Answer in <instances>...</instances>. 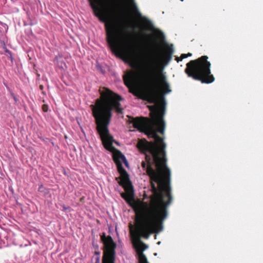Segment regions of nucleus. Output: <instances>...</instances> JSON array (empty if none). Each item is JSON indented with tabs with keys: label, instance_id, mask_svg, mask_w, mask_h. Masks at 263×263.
I'll return each mask as SVG.
<instances>
[{
	"label": "nucleus",
	"instance_id": "nucleus-1",
	"mask_svg": "<svg viewBox=\"0 0 263 263\" xmlns=\"http://www.w3.org/2000/svg\"><path fill=\"white\" fill-rule=\"evenodd\" d=\"M151 119L147 117L132 118L129 122L139 130L145 129L148 137L155 139L149 142L146 139H138L137 147L145 155V161L141 166L149 177L152 194L148 198L151 203L152 197L157 198L162 205L169 206L172 202L171 186V171L166 165V144L158 135H164L165 123L163 119L165 108L162 105L149 108Z\"/></svg>",
	"mask_w": 263,
	"mask_h": 263
},
{
	"label": "nucleus",
	"instance_id": "nucleus-2",
	"mask_svg": "<svg viewBox=\"0 0 263 263\" xmlns=\"http://www.w3.org/2000/svg\"><path fill=\"white\" fill-rule=\"evenodd\" d=\"M151 203L143 201L134 208L136 212V228L133 230L130 224V234L133 240L138 245L136 251L140 261L141 255H145L143 252L148 247L141 240L143 237L148 239L152 234L158 233L163 229V221L168 215L167 205H162L159 200L152 197Z\"/></svg>",
	"mask_w": 263,
	"mask_h": 263
},
{
	"label": "nucleus",
	"instance_id": "nucleus-3",
	"mask_svg": "<svg viewBox=\"0 0 263 263\" xmlns=\"http://www.w3.org/2000/svg\"><path fill=\"white\" fill-rule=\"evenodd\" d=\"M100 97L90 107L95 118L97 129L104 147L109 151L114 150V137L110 134L108 126L111 122L112 111L122 114L123 109L120 102L123 100L120 95L106 88L99 89Z\"/></svg>",
	"mask_w": 263,
	"mask_h": 263
},
{
	"label": "nucleus",
	"instance_id": "nucleus-4",
	"mask_svg": "<svg viewBox=\"0 0 263 263\" xmlns=\"http://www.w3.org/2000/svg\"><path fill=\"white\" fill-rule=\"evenodd\" d=\"M155 62L154 59H151L147 68L141 77L142 86L141 98L151 103H156L160 98L163 99L164 94L172 91L166 76L161 72L157 74Z\"/></svg>",
	"mask_w": 263,
	"mask_h": 263
},
{
	"label": "nucleus",
	"instance_id": "nucleus-5",
	"mask_svg": "<svg viewBox=\"0 0 263 263\" xmlns=\"http://www.w3.org/2000/svg\"><path fill=\"white\" fill-rule=\"evenodd\" d=\"M210 67L211 63L207 55H202L187 63L184 71L189 77L200 81L203 84H211L215 81V78L211 73Z\"/></svg>",
	"mask_w": 263,
	"mask_h": 263
},
{
	"label": "nucleus",
	"instance_id": "nucleus-6",
	"mask_svg": "<svg viewBox=\"0 0 263 263\" xmlns=\"http://www.w3.org/2000/svg\"><path fill=\"white\" fill-rule=\"evenodd\" d=\"M106 39L109 47L115 54L124 55L128 60L133 62L131 67H135V50L131 47L127 49L124 48L121 44V37L119 30L113 24L105 25Z\"/></svg>",
	"mask_w": 263,
	"mask_h": 263
},
{
	"label": "nucleus",
	"instance_id": "nucleus-7",
	"mask_svg": "<svg viewBox=\"0 0 263 263\" xmlns=\"http://www.w3.org/2000/svg\"><path fill=\"white\" fill-rule=\"evenodd\" d=\"M113 160L116 163L118 171L120 174V181L119 184L123 186L126 191V193H122L121 197L126 201H129L133 198V193L129 191V188L132 187L129 176L122 165L124 162L126 166H128V162L124 156L120 151L114 154Z\"/></svg>",
	"mask_w": 263,
	"mask_h": 263
},
{
	"label": "nucleus",
	"instance_id": "nucleus-8",
	"mask_svg": "<svg viewBox=\"0 0 263 263\" xmlns=\"http://www.w3.org/2000/svg\"><path fill=\"white\" fill-rule=\"evenodd\" d=\"M101 240L105 248L103 258V263H115V249L116 245L110 236L104 234L101 236Z\"/></svg>",
	"mask_w": 263,
	"mask_h": 263
},
{
	"label": "nucleus",
	"instance_id": "nucleus-9",
	"mask_svg": "<svg viewBox=\"0 0 263 263\" xmlns=\"http://www.w3.org/2000/svg\"><path fill=\"white\" fill-rule=\"evenodd\" d=\"M174 52V50L172 48V46H167L164 52L161 54L160 57L161 62L164 65H166L172 60V54Z\"/></svg>",
	"mask_w": 263,
	"mask_h": 263
},
{
	"label": "nucleus",
	"instance_id": "nucleus-10",
	"mask_svg": "<svg viewBox=\"0 0 263 263\" xmlns=\"http://www.w3.org/2000/svg\"><path fill=\"white\" fill-rule=\"evenodd\" d=\"M91 7L93 9L95 15L101 18L104 15V12L100 7V0H89Z\"/></svg>",
	"mask_w": 263,
	"mask_h": 263
},
{
	"label": "nucleus",
	"instance_id": "nucleus-11",
	"mask_svg": "<svg viewBox=\"0 0 263 263\" xmlns=\"http://www.w3.org/2000/svg\"><path fill=\"white\" fill-rule=\"evenodd\" d=\"M125 85L130 88L135 85V73L133 71H130L123 77Z\"/></svg>",
	"mask_w": 263,
	"mask_h": 263
},
{
	"label": "nucleus",
	"instance_id": "nucleus-12",
	"mask_svg": "<svg viewBox=\"0 0 263 263\" xmlns=\"http://www.w3.org/2000/svg\"><path fill=\"white\" fill-rule=\"evenodd\" d=\"M129 2L130 4L131 7L133 10V11L139 17L141 16V14L138 11V9L137 8V6L134 0H129Z\"/></svg>",
	"mask_w": 263,
	"mask_h": 263
},
{
	"label": "nucleus",
	"instance_id": "nucleus-13",
	"mask_svg": "<svg viewBox=\"0 0 263 263\" xmlns=\"http://www.w3.org/2000/svg\"><path fill=\"white\" fill-rule=\"evenodd\" d=\"M55 61L58 66L61 68H64L66 67V64L63 61V58L61 57H56Z\"/></svg>",
	"mask_w": 263,
	"mask_h": 263
},
{
	"label": "nucleus",
	"instance_id": "nucleus-14",
	"mask_svg": "<svg viewBox=\"0 0 263 263\" xmlns=\"http://www.w3.org/2000/svg\"><path fill=\"white\" fill-rule=\"evenodd\" d=\"M156 35L157 39L159 40L160 41H164L165 37L162 32H161V31H158L156 33Z\"/></svg>",
	"mask_w": 263,
	"mask_h": 263
},
{
	"label": "nucleus",
	"instance_id": "nucleus-15",
	"mask_svg": "<svg viewBox=\"0 0 263 263\" xmlns=\"http://www.w3.org/2000/svg\"><path fill=\"white\" fill-rule=\"evenodd\" d=\"M139 263H148L145 255H141L140 261H139Z\"/></svg>",
	"mask_w": 263,
	"mask_h": 263
},
{
	"label": "nucleus",
	"instance_id": "nucleus-16",
	"mask_svg": "<svg viewBox=\"0 0 263 263\" xmlns=\"http://www.w3.org/2000/svg\"><path fill=\"white\" fill-rule=\"evenodd\" d=\"M45 188L44 187L43 185L42 184H41L39 186L38 191L40 192H43L44 191Z\"/></svg>",
	"mask_w": 263,
	"mask_h": 263
},
{
	"label": "nucleus",
	"instance_id": "nucleus-17",
	"mask_svg": "<svg viewBox=\"0 0 263 263\" xmlns=\"http://www.w3.org/2000/svg\"><path fill=\"white\" fill-rule=\"evenodd\" d=\"M184 58H187V54L185 53H183L180 56V60H183V59H184Z\"/></svg>",
	"mask_w": 263,
	"mask_h": 263
},
{
	"label": "nucleus",
	"instance_id": "nucleus-18",
	"mask_svg": "<svg viewBox=\"0 0 263 263\" xmlns=\"http://www.w3.org/2000/svg\"><path fill=\"white\" fill-rule=\"evenodd\" d=\"M8 58L12 62L13 60V57H12V53L10 54L9 55V57Z\"/></svg>",
	"mask_w": 263,
	"mask_h": 263
},
{
	"label": "nucleus",
	"instance_id": "nucleus-19",
	"mask_svg": "<svg viewBox=\"0 0 263 263\" xmlns=\"http://www.w3.org/2000/svg\"><path fill=\"white\" fill-rule=\"evenodd\" d=\"M63 208V210L64 211H66L67 210H68L69 209V206H66L65 205H63L62 206Z\"/></svg>",
	"mask_w": 263,
	"mask_h": 263
},
{
	"label": "nucleus",
	"instance_id": "nucleus-20",
	"mask_svg": "<svg viewBox=\"0 0 263 263\" xmlns=\"http://www.w3.org/2000/svg\"><path fill=\"white\" fill-rule=\"evenodd\" d=\"M129 91L134 94L136 96H137V93L136 91L132 90L131 89L129 90Z\"/></svg>",
	"mask_w": 263,
	"mask_h": 263
},
{
	"label": "nucleus",
	"instance_id": "nucleus-21",
	"mask_svg": "<svg viewBox=\"0 0 263 263\" xmlns=\"http://www.w3.org/2000/svg\"><path fill=\"white\" fill-rule=\"evenodd\" d=\"M180 57H176V60L178 62H179V61H182V60H180Z\"/></svg>",
	"mask_w": 263,
	"mask_h": 263
},
{
	"label": "nucleus",
	"instance_id": "nucleus-22",
	"mask_svg": "<svg viewBox=\"0 0 263 263\" xmlns=\"http://www.w3.org/2000/svg\"><path fill=\"white\" fill-rule=\"evenodd\" d=\"M12 96H13V99H14L15 102H16L17 101L16 97L13 94L12 95Z\"/></svg>",
	"mask_w": 263,
	"mask_h": 263
},
{
	"label": "nucleus",
	"instance_id": "nucleus-23",
	"mask_svg": "<svg viewBox=\"0 0 263 263\" xmlns=\"http://www.w3.org/2000/svg\"><path fill=\"white\" fill-rule=\"evenodd\" d=\"M5 51L8 54V55L12 53L8 49H6Z\"/></svg>",
	"mask_w": 263,
	"mask_h": 263
},
{
	"label": "nucleus",
	"instance_id": "nucleus-24",
	"mask_svg": "<svg viewBox=\"0 0 263 263\" xmlns=\"http://www.w3.org/2000/svg\"><path fill=\"white\" fill-rule=\"evenodd\" d=\"M147 24L150 27H153L152 24L149 21H147Z\"/></svg>",
	"mask_w": 263,
	"mask_h": 263
},
{
	"label": "nucleus",
	"instance_id": "nucleus-25",
	"mask_svg": "<svg viewBox=\"0 0 263 263\" xmlns=\"http://www.w3.org/2000/svg\"><path fill=\"white\" fill-rule=\"evenodd\" d=\"M187 54V57H190V56H192V53H190V52H189L188 53L186 54Z\"/></svg>",
	"mask_w": 263,
	"mask_h": 263
},
{
	"label": "nucleus",
	"instance_id": "nucleus-26",
	"mask_svg": "<svg viewBox=\"0 0 263 263\" xmlns=\"http://www.w3.org/2000/svg\"><path fill=\"white\" fill-rule=\"evenodd\" d=\"M155 46H158V41H157V40H156V41H155Z\"/></svg>",
	"mask_w": 263,
	"mask_h": 263
},
{
	"label": "nucleus",
	"instance_id": "nucleus-27",
	"mask_svg": "<svg viewBox=\"0 0 263 263\" xmlns=\"http://www.w3.org/2000/svg\"><path fill=\"white\" fill-rule=\"evenodd\" d=\"M78 124H79V125H80V128H81V129H82V127L81 126L80 123V122H79V120H78Z\"/></svg>",
	"mask_w": 263,
	"mask_h": 263
},
{
	"label": "nucleus",
	"instance_id": "nucleus-28",
	"mask_svg": "<svg viewBox=\"0 0 263 263\" xmlns=\"http://www.w3.org/2000/svg\"><path fill=\"white\" fill-rule=\"evenodd\" d=\"M40 88H41V89H43V86L42 85H41V86H40Z\"/></svg>",
	"mask_w": 263,
	"mask_h": 263
},
{
	"label": "nucleus",
	"instance_id": "nucleus-29",
	"mask_svg": "<svg viewBox=\"0 0 263 263\" xmlns=\"http://www.w3.org/2000/svg\"><path fill=\"white\" fill-rule=\"evenodd\" d=\"M80 200V201H82V198H81Z\"/></svg>",
	"mask_w": 263,
	"mask_h": 263
}]
</instances>
